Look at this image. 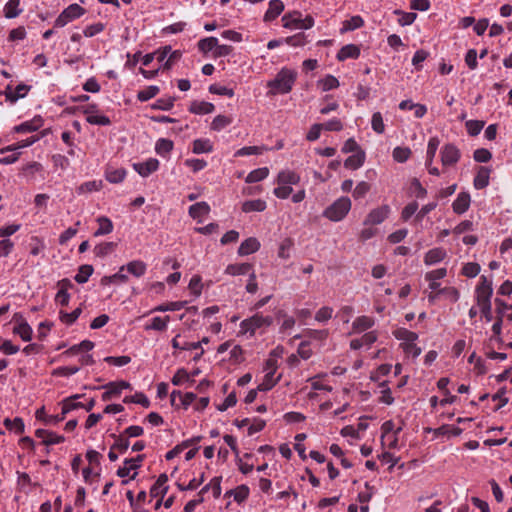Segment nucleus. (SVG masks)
<instances>
[{
    "label": "nucleus",
    "instance_id": "5fc2aeb1",
    "mask_svg": "<svg viewBox=\"0 0 512 512\" xmlns=\"http://www.w3.org/2000/svg\"><path fill=\"white\" fill-rule=\"evenodd\" d=\"M174 101L175 98L173 97L159 98L152 105V108L156 110L168 111L174 106Z\"/></svg>",
    "mask_w": 512,
    "mask_h": 512
},
{
    "label": "nucleus",
    "instance_id": "ddd939ff",
    "mask_svg": "<svg viewBox=\"0 0 512 512\" xmlns=\"http://www.w3.org/2000/svg\"><path fill=\"white\" fill-rule=\"evenodd\" d=\"M266 374L264 376V379L262 383H260L257 387V390L259 391H268L274 387V385L277 383V379L275 380L274 373H275V366L274 362L272 360H268L266 362Z\"/></svg>",
    "mask_w": 512,
    "mask_h": 512
},
{
    "label": "nucleus",
    "instance_id": "b1692460",
    "mask_svg": "<svg viewBox=\"0 0 512 512\" xmlns=\"http://www.w3.org/2000/svg\"><path fill=\"white\" fill-rule=\"evenodd\" d=\"M490 169L484 166L479 167L474 178V187L476 189H484L489 185Z\"/></svg>",
    "mask_w": 512,
    "mask_h": 512
},
{
    "label": "nucleus",
    "instance_id": "49530a36",
    "mask_svg": "<svg viewBox=\"0 0 512 512\" xmlns=\"http://www.w3.org/2000/svg\"><path fill=\"white\" fill-rule=\"evenodd\" d=\"M186 301H174L165 304H161L153 309V311L166 312V311H178L186 306Z\"/></svg>",
    "mask_w": 512,
    "mask_h": 512
},
{
    "label": "nucleus",
    "instance_id": "c9c22d12",
    "mask_svg": "<svg viewBox=\"0 0 512 512\" xmlns=\"http://www.w3.org/2000/svg\"><path fill=\"white\" fill-rule=\"evenodd\" d=\"M192 151L195 154L210 153L213 151V145L209 139H195L193 141Z\"/></svg>",
    "mask_w": 512,
    "mask_h": 512
},
{
    "label": "nucleus",
    "instance_id": "c03bdc74",
    "mask_svg": "<svg viewBox=\"0 0 512 512\" xmlns=\"http://www.w3.org/2000/svg\"><path fill=\"white\" fill-rule=\"evenodd\" d=\"M80 395H74L72 397H68L63 400L62 402V411L63 415H66L72 410L78 409L83 407V404L80 402H77L76 399H78Z\"/></svg>",
    "mask_w": 512,
    "mask_h": 512
},
{
    "label": "nucleus",
    "instance_id": "8fccbe9b",
    "mask_svg": "<svg viewBox=\"0 0 512 512\" xmlns=\"http://www.w3.org/2000/svg\"><path fill=\"white\" fill-rule=\"evenodd\" d=\"M4 425L7 429L14 430L17 434L23 433L25 428L23 420L19 417H16L13 420L6 418L4 420Z\"/></svg>",
    "mask_w": 512,
    "mask_h": 512
},
{
    "label": "nucleus",
    "instance_id": "3c124183",
    "mask_svg": "<svg viewBox=\"0 0 512 512\" xmlns=\"http://www.w3.org/2000/svg\"><path fill=\"white\" fill-rule=\"evenodd\" d=\"M172 149H173V142L171 140H168L165 138H161V139L157 140L156 145H155V151L157 154L164 156V155L168 154L169 152H171Z\"/></svg>",
    "mask_w": 512,
    "mask_h": 512
},
{
    "label": "nucleus",
    "instance_id": "dca6fc26",
    "mask_svg": "<svg viewBox=\"0 0 512 512\" xmlns=\"http://www.w3.org/2000/svg\"><path fill=\"white\" fill-rule=\"evenodd\" d=\"M143 459L144 455H138L135 458L125 459L124 465L118 468L117 475L121 478H125L130 474L131 470H136L140 467Z\"/></svg>",
    "mask_w": 512,
    "mask_h": 512
},
{
    "label": "nucleus",
    "instance_id": "c756f323",
    "mask_svg": "<svg viewBox=\"0 0 512 512\" xmlns=\"http://www.w3.org/2000/svg\"><path fill=\"white\" fill-rule=\"evenodd\" d=\"M116 247L117 244L115 242H102L94 247L93 252L96 257L103 259L112 254Z\"/></svg>",
    "mask_w": 512,
    "mask_h": 512
},
{
    "label": "nucleus",
    "instance_id": "69168bd1",
    "mask_svg": "<svg viewBox=\"0 0 512 512\" xmlns=\"http://www.w3.org/2000/svg\"><path fill=\"white\" fill-rule=\"evenodd\" d=\"M185 166L191 168L193 172H199L207 166V162L203 159L191 158L186 159L184 162Z\"/></svg>",
    "mask_w": 512,
    "mask_h": 512
},
{
    "label": "nucleus",
    "instance_id": "412c9836",
    "mask_svg": "<svg viewBox=\"0 0 512 512\" xmlns=\"http://www.w3.org/2000/svg\"><path fill=\"white\" fill-rule=\"evenodd\" d=\"M447 253L446 250L440 247L430 249L424 256V263L426 265H434L441 262Z\"/></svg>",
    "mask_w": 512,
    "mask_h": 512
},
{
    "label": "nucleus",
    "instance_id": "aec40b11",
    "mask_svg": "<svg viewBox=\"0 0 512 512\" xmlns=\"http://www.w3.org/2000/svg\"><path fill=\"white\" fill-rule=\"evenodd\" d=\"M375 324V320L369 316H360L357 317L352 323L353 333H361L370 328H372Z\"/></svg>",
    "mask_w": 512,
    "mask_h": 512
},
{
    "label": "nucleus",
    "instance_id": "f8f14e48",
    "mask_svg": "<svg viewBox=\"0 0 512 512\" xmlns=\"http://www.w3.org/2000/svg\"><path fill=\"white\" fill-rule=\"evenodd\" d=\"M168 481V477L166 474H161L155 484L150 489V495L154 498H160L156 504V508H158L161 504V499L165 496L168 491V486L166 485Z\"/></svg>",
    "mask_w": 512,
    "mask_h": 512
},
{
    "label": "nucleus",
    "instance_id": "4468645a",
    "mask_svg": "<svg viewBox=\"0 0 512 512\" xmlns=\"http://www.w3.org/2000/svg\"><path fill=\"white\" fill-rule=\"evenodd\" d=\"M37 438L42 440V443L49 446L54 444H59L65 441V437L62 435H58L55 432L45 430V429H37L35 432Z\"/></svg>",
    "mask_w": 512,
    "mask_h": 512
},
{
    "label": "nucleus",
    "instance_id": "58836bf2",
    "mask_svg": "<svg viewBox=\"0 0 512 512\" xmlns=\"http://www.w3.org/2000/svg\"><path fill=\"white\" fill-rule=\"evenodd\" d=\"M268 148L264 146H246L238 149L235 153V157H243L250 155H260L263 151H267Z\"/></svg>",
    "mask_w": 512,
    "mask_h": 512
},
{
    "label": "nucleus",
    "instance_id": "7c9ffc66",
    "mask_svg": "<svg viewBox=\"0 0 512 512\" xmlns=\"http://www.w3.org/2000/svg\"><path fill=\"white\" fill-rule=\"evenodd\" d=\"M124 266L127 272L138 278L143 276L147 270L146 264L141 260L131 261Z\"/></svg>",
    "mask_w": 512,
    "mask_h": 512
},
{
    "label": "nucleus",
    "instance_id": "f03ea898",
    "mask_svg": "<svg viewBox=\"0 0 512 512\" xmlns=\"http://www.w3.org/2000/svg\"><path fill=\"white\" fill-rule=\"evenodd\" d=\"M393 336L401 341V346L406 354L411 355L413 358H417L421 354V348L415 344L418 339L417 333L399 327L393 331Z\"/></svg>",
    "mask_w": 512,
    "mask_h": 512
},
{
    "label": "nucleus",
    "instance_id": "603ef678",
    "mask_svg": "<svg viewBox=\"0 0 512 512\" xmlns=\"http://www.w3.org/2000/svg\"><path fill=\"white\" fill-rule=\"evenodd\" d=\"M364 25L362 17L356 15L343 22L342 31H353Z\"/></svg>",
    "mask_w": 512,
    "mask_h": 512
},
{
    "label": "nucleus",
    "instance_id": "bf43d9fd",
    "mask_svg": "<svg viewBox=\"0 0 512 512\" xmlns=\"http://www.w3.org/2000/svg\"><path fill=\"white\" fill-rule=\"evenodd\" d=\"M333 308L329 306L321 307L315 314V320L320 323H325L332 318Z\"/></svg>",
    "mask_w": 512,
    "mask_h": 512
},
{
    "label": "nucleus",
    "instance_id": "473e14b6",
    "mask_svg": "<svg viewBox=\"0 0 512 512\" xmlns=\"http://www.w3.org/2000/svg\"><path fill=\"white\" fill-rule=\"evenodd\" d=\"M364 161H365V152L359 151L358 153H355V154L349 156L345 160L344 166L347 169L356 170L364 164Z\"/></svg>",
    "mask_w": 512,
    "mask_h": 512
},
{
    "label": "nucleus",
    "instance_id": "09e8293b",
    "mask_svg": "<svg viewBox=\"0 0 512 512\" xmlns=\"http://www.w3.org/2000/svg\"><path fill=\"white\" fill-rule=\"evenodd\" d=\"M411 155V150L408 147H396L392 152L393 159L398 163L406 162Z\"/></svg>",
    "mask_w": 512,
    "mask_h": 512
},
{
    "label": "nucleus",
    "instance_id": "72a5a7b5",
    "mask_svg": "<svg viewBox=\"0 0 512 512\" xmlns=\"http://www.w3.org/2000/svg\"><path fill=\"white\" fill-rule=\"evenodd\" d=\"M251 270L252 265L249 263L229 264L225 269V273L231 276H238L248 274Z\"/></svg>",
    "mask_w": 512,
    "mask_h": 512
},
{
    "label": "nucleus",
    "instance_id": "7ed1b4c3",
    "mask_svg": "<svg viewBox=\"0 0 512 512\" xmlns=\"http://www.w3.org/2000/svg\"><path fill=\"white\" fill-rule=\"evenodd\" d=\"M351 209V200L348 197H340L327 207L323 216L327 219L338 222L341 221Z\"/></svg>",
    "mask_w": 512,
    "mask_h": 512
},
{
    "label": "nucleus",
    "instance_id": "ea45409f",
    "mask_svg": "<svg viewBox=\"0 0 512 512\" xmlns=\"http://www.w3.org/2000/svg\"><path fill=\"white\" fill-rule=\"evenodd\" d=\"M439 139L437 137H431L428 141L427 145V152H426V166L432 165L433 159L436 155L438 146H439Z\"/></svg>",
    "mask_w": 512,
    "mask_h": 512
},
{
    "label": "nucleus",
    "instance_id": "393cba45",
    "mask_svg": "<svg viewBox=\"0 0 512 512\" xmlns=\"http://www.w3.org/2000/svg\"><path fill=\"white\" fill-rule=\"evenodd\" d=\"M170 321L169 316L165 317H153L149 323H146L144 329L146 331L155 330V331H165L167 329L168 323Z\"/></svg>",
    "mask_w": 512,
    "mask_h": 512
},
{
    "label": "nucleus",
    "instance_id": "0e129e2a",
    "mask_svg": "<svg viewBox=\"0 0 512 512\" xmlns=\"http://www.w3.org/2000/svg\"><path fill=\"white\" fill-rule=\"evenodd\" d=\"M371 126L372 129L378 134H382L384 132L385 125L383 122L382 114L380 112H375L372 115Z\"/></svg>",
    "mask_w": 512,
    "mask_h": 512
},
{
    "label": "nucleus",
    "instance_id": "f257e3e1",
    "mask_svg": "<svg viewBox=\"0 0 512 512\" xmlns=\"http://www.w3.org/2000/svg\"><path fill=\"white\" fill-rule=\"evenodd\" d=\"M297 73L289 68H282L273 80H270L267 84L270 89V93L276 94H287L289 93L296 81Z\"/></svg>",
    "mask_w": 512,
    "mask_h": 512
},
{
    "label": "nucleus",
    "instance_id": "2f4dec72",
    "mask_svg": "<svg viewBox=\"0 0 512 512\" xmlns=\"http://www.w3.org/2000/svg\"><path fill=\"white\" fill-rule=\"evenodd\" d=\"M28 91V86L25 84H19L15 90H12L10 86L7 87L5 96L6 99L10 102H16L19 98H22L26 95Z\"/></svg>",
    "mask_w": 512,
    "mask_h": 512
},
{
    "label": "nucleus",
    "instance_id": "c85d7f7f",
    "mask_svg": "<svg viewBox=\"0 0 512 512\" xmlns=\"http://www.w3.org/2000/svg\"><path fill=\"white\" fill-rule=\"evenodd\" d=\"M300 181V176L291 170H283L278 174L277 183L284 185H295Z\"/></svg>",
    "mask_w": 512,
    "mask_h": 512
},
{
    "label": "nucleus",
    "instance_id": "4d7b16f0",
    "mask_svg": "<svg viewBox=\"0 0 512 512\" xmlns=\"http://www.w3.org/2000/svg\"><path fill=\"white\" fill-rule=\"evenodd\" d=\"M209 92L221 95V96H227L229 98H232L234 96V91L231 88H228L226 86L220 85V84H212L209 86Z\"/></svg>",
    "mask_w": 512,
    "mask_h": 512
},
{
    "label": "nucleus",
    "instance_id": "5701e85b",
    "mask_svg": "<svg viewBox=\"0 0 512 512\" xmlns=\"http://www.w3.org/2000/svg\"><path fill=\"white\" fill-rule=\"evenodd\" d=\"M215 110V106L206 101H193L189 107V111L196 115L210 114Z\"/></svg>",
    "mask_w": 512,
    "mask_h": 512
},
{
    "label": "nucleus",
    "instance_id": "13d9d810",
    "mask_svg": "<svg viewBox=\"0 0 512 512\" xmlns=\"http://www.w3.org/2000/svg\"><path fill=\"white\" fill-rule=\"evenodd\" d=\"M481 267L478 263L468 262L462 268V274L469 278H474L480 273Z\"/></svg>",
    "mask_w": 512,
    "mask_h": 512
},
{
    "label": "nucleus",
    "instance_id": "a18cd8bd",
    "mask_svg": "<svg viewBox=\"0 0 512 512\" xmlns=\"http://www.w3.org/2000/svg\"><path fill=\"white\" fill-rule=\"evenodd\" d=\"M160 89L158 86L151 85L141 90L137 94V98L141 102L148 101L155 97L159 93Z\"/></svg>",
    "mask_w": 512,
    "mask_h": 512
},
{
    "label": "nucleus",
    "instance_id": "1a4fd4ad",
    "mask_svg": "<svg viewBox=\"0 0 512 512\" xmlns=\"http://www.w3.org/2000/svg\"><path fill=\"white\" fill-rule=\"evenodd\" d=\"M495 305H496V313H497V319L492 325V332L495 335H500L502 331V323H503V317L506 315V312L508 311V308H511V305H508L503 300L496 298L495 299Z\"/></svg>",
    "mask_w": 512,
    "mask_h": 512
},
{
    "label": "nucleus",
    "instance_id": "423d86ee",
    "mask_svg": "<svg viewBox=\"0 0 512 512\" xmlns=\"http://www.w3.org/2000/svg\"><path fill=\"white\" fill-rule=\"evenodd\" d=\"M476 302L478 307L491 305V297L493 294L492 282L486 276L480 277V283L476 287Z\"/></svg>",
    "mask_w": 512,
    "mask_h": 512
},
{
    "label": "nucleus",
    "instance_id": "680f3d73",
    "mask_svg": "<svg viewBox=\"0 0 512 512\" xmlns=\"http://www.w3.org/2000/svg\"><path fill=\"white\" fill-rule=\"evenodd\" d=\"M236 502L241 503L249 496V488L246 485H240L235 490L230 491Z\"/></svg>",
    "mask_w": 512,
    "mask_h": 512
},
{
    "label": "nucleus",
    "instance_id": "a878e982",
    "mask_svg": "<svg viewBox=\"0 0 512 512\" xmlns=\"http://www.w3.org/2000/svg\"><path fill=\"white\" fill-rule=\"evenodd\" d=\"M130 387V384L125 381H121L118 383H109L107 385V391L103 393V400H109L112 396L119 395L124 389Z\"/></svg>",
    "mask_w": 512,
    "mask_h": 512
},
{
    "label": "nucleus",
    "instance_id": "4c0bfd02",
    "mask_svg": "<svg viewBox=\"0 0 512 512\" xmlns=\"http://www.w3.org/2000/svg\"><path fill=\"white\" fill-rule=\"evenodd\" d=\"M59 284L61 285V289L57 292L55 301L61 306H66L70 300V295L67 292L66 286L69 285L70 282L68 279H63Z\"/></svg>",
    "mask_w": 512,
    "mask_h": 512
},
{
    "label": "nucleus",
    "instance_id": "cd10ccee",
    "mask_svg": "<svg viewBox=\"0 0 512 512\" xmlns=\"http://www.w3.org/2000/svg\"><path fill=\"white\" fill-rule=\"evenodd\" d=\"M4 16L8 19H13L18 17L23 9L20 7V0H9L3 9Z\"/></svg>",
    "mask_w": 512,
    "mask_h": 512
},
{
    "label": "nucleus",
    "instance_id": "6e6d98bb",
    "mask_svg": "<svg viewBox=\"0 0 512 512\" xmlns=\"http://www.w3.org/2000/svg\"><path fill=\"white\" fill-rule=\"evenodd\" d=\"M231 122L232 120L229 117L224 115H218L213 119L211 123V129L214 131H221L222 129L230 125Z\"/></svg>",
    "mask_w": 512,
    "mask_h": 512
},
{
    "label": "nucleus",
    "instance_id": "9d476101",
    "mask_svg": "<svg viewBox=\"0 0 512 512\" xmlns=\"http://www.w3.org/2000/svg\"><path fill=\"white\" fill-rule=\"evenodd\" d=\"M390 207L382 205L370 211L367 215L364 224L378 225L381 224L389 215Z\"/></svg>",
    "mask_w": 512,
    "mask_h": 512
},
{
    "label": "nucleus",
    "instance_id": "f3484780",
    "mask_svg": "<svg viewBox=\"0 0 512 512\" xmlns=\"http://www.w3.org/2000/svg\"><path fill=\"white\" fill-rule=\"evenodd\" d=\"M283 27L291 30L301 29L302 14L299 11H292L282 17Z\"/></svg>",
    "mask_w": 512,
    "mask_h": 512
},
{
    "label": "nucleus",
    "instance_id": "9b49d317",
    "mask_svg": "<svg viewBox=\"0 0 512 512\" xmlns=\"http://www.w3.org/2000/svg\"><path fill=\"white\" fill-rule=\"evenodd\" d=\"M133 169L142 177H148L159 168L156 158H149L144 162L133 163Z\"/></svg>",
    "mask_w": 512,
    "mask_h": 512
},
{
    "label": "nucleus",
    "instance_id": "6e6552de",
    "mask_svg": "<svg viewBox=\"0 0 512 512\" xmlns=\"http://www.w3.org/2000/svg\"><path fill=\"white\" fill-rule=\"evenodd\" d=\"M441 162L443 166L456 164L461 157L460 150L453 144H446L441 148Z\"/></svg>",
    "mask_w": 512,
    "mask_h": 512
},
{
    "label": "nucleus",
    "instance_id": "e433bc0d",
    "mask_svg": "<svg viewBox=\"0 0 512 512\" xmlns=\"http://www.w3.org/2000/svg\"><path fill=\"white\" fill-rule=\"evenodd\" d=\"M97 222L99 224V227L94 232L95 237L107 235L113 231V223L109 218L101 216L97 218Z\"/></svg>",
    "mask_w": 512,
    "mask_h": 512
},
{
    "label": "nucleus",
    "instance_id": "de8ad7c7",
    "mask_svg": "<svg viewBox=\"0 0 512 512\" xmlns=\"http://www.w3.org/2000/svg\"><path fill=\"white\" fill-rule=\"evenodd\" d=\"M218 39L216 37L203 38L198 42V48L203 53H208L215 50L217 47Z\"/></svg>",
    "mask_w": 512,
    "mask_h": 512
},
{
    "label": "nucleus",
    "instance_id": "338daca9",
    "mask_svg": "<svg viewBox=\"0 0 512 512\" xmlns=\"http://www.w3.org/2000/svg\"><path fill=\"white\" fill-rule=\"evenodd\" d=\"M86 121L91 125L108 126L111 124V120L109 117L105 115H100L99 113L91 115L90 117H86Z\"/></svg>",
    "mask_w": 512,
    "mask_h": 512
},
{
    "label": "nucleus",
    "instance_id": "e2e57ef3",
    "mask_svg": "<svg viewBox=\"0 0 512 512\" xmlns=\"http://www.w3.org/2000/svg\"><path fill=\"white\" fill-rule=\"evenodd\" d=\"M485 123L479 120H469L466 122V129L469 135L476 136L483 129Z\"/></svg>",
    "mask_w": 512,
    "mask_h": 512
},
{
    "label": "nucleus",
    "instance_id": "4be33fe9",
    "mask_svg": "<svg viewBox=\"0 0 512 512\" xmlns=\"http://www.w3.org/2000/svg\"><path fill=\"white\" fill-rule=\"evenodd\" d=\"M470 206V195L465 192H461L458 194L457 198L454 200L452 207L453 211L457 214L465 213Z\"/></svg>",
    "mask_w": 512,
    "mask_h": 512
},
{
    "label": "nucleus",
    "instance_id": "052dcab7",
    "mask_svg": "<svg viewBox=\"0 0 512 512\" xmlns=\"http://www.w3.org/2000/svg\"><path fill=\"white\" fill-rule=\"evenodd\" d=\"M304 336H306L310 340L324 341L328 337V330L307 329L304 332Z\"/></svg>",
    "mask_w": 512,
    "mask_h": 512
},
{
    "label": "nucleus",
    "instance_id": "bb28decb",
    "mask_svg": "<svg viewBox=\"0 0 512 512\" xmlns=\"http://www.w3.org/2000/svg\"><path fill=\"white\" fill-rule=\"evenodd\" d=\"M359 55H360V49L354 44H348V45L343 46L339 50V52L337 54V59L339 61H344L349 58L356 59Z\"/></svg>",
    "mask_w": 512,
    "mask_h": 512
},
{
    "label": "nucleus",
    "instance_id": "f704fd0d",
    "mask_svg": "<svg viewBox=\"0 0 512 512\" xmlns=\"http://www.w3.org/2000/svg\"><path fill=\"white\" fill-rule=\"evenodd\" d=\"M267 204L262 199L247 200L242 204V211L245 213L257 211L262 212L266 209Z\"/></svg>",
    "mask_w": 512,
    "mask_h": 512
},
{
    "label": "nucleus",
    "instance_id": "0eeeda50",
    "mask_svg": "<svg viewBox=\"0 0 512 512\" xmlns=\"http://www.w3.org/2000/svg\"><path fill=\"white\" fill-rule=\"evenodd\" d=\"M15 326L13 333L20 336L23 341H30L32 339L33 330L21 314L16 313L13 317Z\"/></svg>",
    "mask_w": 512,
    "mask_h": 512
},
{
    "label": "nucleus",
    "instance_id": "774afa93",
    "mask_svg": "<svg viewBox=\"0 0 512 512\" xmlns=\"http://www.w3.org/2000/svg\"><path fill=\"white\" fill-rule=\"evenodd\" d=\"M283 41L290 46L300 47L306 44V37L303 33H298L293 36L286 37Z\"/></svg>",
    "mask_w": 512,
    "mask_h": 512
},
{
    "label": "nucleus",
    "instance_id": "6ab92c4d",
    "mask_svg": "<svg viewBox=\"0 0 512 512\" xmlns=\"http://www.w3.org/2000/svg\"><path fill=\"white\" fill-rule=\"evenodd\" d=\"M259 248L260 242L256 238L250 237L241 243V245L238 248V254L240 256L250 255L252 253L257 252Z\"/></svg>",
    "mask_w": 512,
    "mask_h": 512
},
{
    "label": "nucleus",
    "instance_id": "37998d69",
    "mask_svg": "<svg viewBox=\"0 0 512 512\" xmlns=\"http://www.w3.org/2000/svg\"><path fill=\"white\" fill-rule=\"evenodd\" d=\"M93 271H94V269L91 265H88V264L82 265V266H80L74 279L79 284L86 283L88 281L89 277L92 275Z\"/></svg>",
    "mask_w": 512,
    "mask_h": 512
},
{
    "label": "nucleus",
    "instance_id": "20e7f679",
    "mask_svg": "<svg viewBox=\"0 0 512 512\" xmlns=\"http://www.w3.org/2000/svg\"><path fill=\"white\" fill-rule=\"evenodd\" d=\"M273 322L271 316H263L262 314H255L252 317L243 320L240 323V333L243 335L254 336L256 330L270 326Z\"/></svg>",
    "mask_w": 512,
    "mask_h": 512
},
{
    "label": "nucleus",
    "instance_id": "2eb2a0df",
    "mask_svg": "<svg viewBox=\"0 0 512 512\" xmlns=\"http://www.w3.org/2000/svg\"><path fill=\"white\" fill-rule=\"evenodd\" d=\"M210 212V206L207 202L201 201L197 202L189 207L188 213L189 216L193 219L197 220L198 223H202V218L208 215Z\"/></svg>",
    "mask_w": 512,
    "mask_h": 512
},
{
    "label": "nucleus",
    "instance_id": "864d4df0",
    "mask_svg": "<svg viewBox=\"0 0 512 512\" xmlns=\"http://www.w3.org/2000/svg\"><path fill=\"white\" fill-rule=\"evenodd\" d=\"M126 171L124 169H114L106 171V179L110 183H120L125 179Z\"/></svg>",
    "mask_w": 512,
    "mask_h": 512
},
{
    "label": "nucleus",
    "instance_id": "79ce46f5",
    "mask_svg": "<svg viewBox=\"0 0 512 512\" xmlns=\"http://www.w3.org/2000/svg\"><path fill=\"white\" fill-rule=\"evenodd\" d=\"M269 175V169L267 167L257 168L251 171L245 181L247 183H256L265 179Z\"/></svg>",
    "mask_w": 512,
    "mask_h": 512
},
{
    "label": "nucleus",
    "instance_id": "a19ab883",
    "mask_svg": "<svg viewBox=\"0 0 512 512\" xmlns=\"http://www.w3.org/2000/svg\"><path fill=\"white\" fill-rule=\"evenodd\" d=\"M41 126L39 120H31L23 122L13 128V130L17 133H30L38 130Z\"/></svg>",
    "mask_w": 512,
    "mask_h": 512
},
{
    "label": "nucleus",
    "instance_id": "39448f33",
    "mask_svg": "<svg viewBox=\"0 0 512 512\" xmlns=\"http://www.w3.org/2000/svg\"><path fill=\"white\" fill-rule=\"evenodd\" d=\"M86 13V9L77 3L70 4L56 18L55 27L62 28L68 23L82 17Z\"/></svg>",
    "mask_w": 512,
    "mask_h": 512
},
{
    "label": "nucleus",
    "instance_id": "a211bd4d",
    "mask_svg": "<svg viewBox=\"0 0 512 512\" xmlns=\"http://www.w3.org/2000/svg\"><path fill=\"white\" fill-rule=\"evenodd\" d=\"M284 10V4L281 0H271L269 7L264 15V21L270 22L276 19Z\"/></svg>",
    "mask_w": 512,
    "mask_h": 512
}]
</instances>
